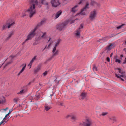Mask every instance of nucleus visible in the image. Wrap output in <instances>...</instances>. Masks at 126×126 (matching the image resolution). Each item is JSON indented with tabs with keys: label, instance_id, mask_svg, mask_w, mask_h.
<instances>
[{
	"label": "nucleus",
	"instance_id": "nucleus-26",
	"mask_svg": "<svg viewBox=\"0 0 126 126\" xmlns=\"http://www.w3.org/2000/svg\"><path fill=\"white\" fill-rule=\"evenodd\" d=\"M113 44H111L109 45L107 47V49L108 50H110L112 48V47L113 46Z\"/></svg>",
	"mask_w": 126,
	"mask_h": 126
},
{
	"label": "nucleus",
	"instance_id": "nucleus-49",
	"mask_svg": "<svg viewBox=\"0 0 126 126\" xmlns=\"http://www.w3.org/2000/svg\"><path fill=\"white\" fill-rule=\"evenodd\" d=\"M12 110H10L9 111V112H10V113H11V112H12Z\"/></svg>",
	"mask_w": 126,
	"mask_h": 126
},
{
	"label": "nucleus",
	"instance_id": "nucleus-48",
	"mask_svg": "<svg viewBox=\"0 0 126 126\" xmlns=\"http://www.w3.org/2000/svg\"><path fill=\"white\" fill-rule=\"evenodd\" d=\"M113 55V53H111L110 54V56L111 57Z\"/></svg>",
	"mask_w": 126,
	"mask_h": 126
},
{
	"label": "nucleus",
	"instance_id": "nucleus-21",
	"mask_svg": "<svg viewBox=\"0 0 126 126\" xmlns=\"http://www.w3.org/2000/svg\"><path fill=\"white\" fill-rule=\"evenodd\" d=\"M41 69L40 65H38L37 67L35 69L34 71V72L35 73H36L38 72Z\"/></svg>",
	"mask_w": 126,
	"mask_h": 126
},
{
	"label": "nucleus",
	"instance_id": "nucleus-25",
	"mask_svg": "<svg viewBox=\"0 0 126 126\" xmlns=\"http://www.w3.org/2000/svg\"><path fill=\"white\" fill-rule=\"evenodd\" d=\"M41 2L42 4H46L47 5H48L49 4V3L45 2L44 0H41Z\"/></svg>",
	"mask_w": 126,
	"mask_h": 126
},
{
	"label": "nucleus",
	"instance_id": "nucleus-50",
	"mask_svg": "<svg viewBox=\"0 0 126 126\" xmlns=\"http://www.w3.org/2000/svg\"><path fill=\"white\" fill-rule=\"evenodd\" d=\"M51 44V43H50V44H49V45H48V47H49L50 46V45Z\"/></svg>",
	"mask_w": 126,
	"mask_h": 126
},
{
	"label": "nucleus",
	"instance_id": "nucleus-23",
	"mask_svg": "<svg viewBox=\"0 0 126 126\" xmlns=\"http://www.w3.org/2000/svg\"><path fill=\"white\" fill-rule=\"evenodd\" d=\"M7 22L6 23L4 24L3 25L2 27V30H4L7 27L8 28V25H7Z\"/></svg>",
	"mask_w": 126,
	"mask_h": 126
},
{
	"label": "nucleus",
	"instance_id": "nucleus-8",
	"mask_svg": "<svg viewBox=\"0 0 126 126\" xmlns=\"http://www.w3.org/2000/svg\"><path fill=\"white\" fill-rule=\"evenodd\" d=\"M51 3L53 7H56L60 4L58 0H51Z\"/></svg>",
	"mask_w": 126,
	"mask_h": 126
},
{
	"label": "nucleus",
	"instance_id": "nucleus-6",
	"mask_svg": "<svg viewBox=\"0 0 126 126\" xmlns=\"http://www.w3.org/2000/svg\"><path fill=\"white\" fill-rule=\"evenodd\" d=\"M69 22L68 20L65 21L61 24L57 25L56 26V28L57 29L61 31L63 29Z\"/></svg>",
	"mask_w": 126,
	"mask_h": 126
},
{
	"label": "nucleus",
	"instance_id": "nucleus-34",
	"mask_svg": "<svg viewBox=\"0 0 126 126\" xmlns=\"http://www.w3.org/2000/svg\"><path fill=\"white\" fill-rule=\"evenodd\" d=\"M107 114V112H103L102 113V114L101 115L103 116H105Z\"/></svg>",
	"mask_w": 126,
	"mask_h": 126
},
{
	"label": "nucleus",
	"instance_id": "nucleus-35",
	"mask_svg": "<svg viewBox=\"0 0 126 126\" xmlns=\"http://www.w3.org/2000/svg\"><path fill=\"white\" fill-rule=\"evenodd\" d=\"M18 98H15L14 99V101L16 103V102H17V101L18 100Z\"/></svg>",
	"mask_w": 126,
	"mask_h": 126
},
{
	"label": "nucleus",
	"instance_id": "nucleus-14",
	"mask_svg": "<svg viewBox=\"0 0 126 126\" xmlns=\"http://www.w3.org/2000/svg\"><path fill=\"white\" fill-rule=\"evenodd\" d=\"M62 13V11L61 10L58 12L55 15V18L56 19L58 18L60 15Z\"/></svg>",
	"mask_w": 126,
	"mask_h": 126
},
{
	"label": "nucleus",
	"instance_id": "nucleus-41",
	"mask_svg": "<svg viewBox=\"0 0 126 126\" xmlns=\"http://www.w3.org/2000/svg\"><path fill=\"white\" fill-rule=\"evenodd\" d=\"M8 107L6 108L5 109H4V110L5 111L6 110H7L8 109Z\"/></svg>",
	"mask_w": 126,
	"mask_h": 126
},
{
	"label": "nucleus",
	"instance_id": "nucleus-45",
	"mask_svg": "<svg viewBox=\"0 0 126 126\" xmlns=\"http://www.w3.org/2000/svg\"><path fill=\"white\" fill-rule=\"evenodd\" d=\"M8 116L9 115H8V114H7L4 117L5 118H6L7 116Z\"/></svg>",
	"mask_w": 126,
	"mask_h": 126
},
{
	"label": "nucleus",
	"instance_id": "nucleus-3",
	"mask_svg": "<svg viewBox=\"0 0 126 126\" xmlns=\"http://www.w3.org/2000/svg\"><path fill=\"white\" fill-rule=\"evenodd\" d=\"M39 25H37L34 29L30 32L27 37V40H31L36 34L35 32L38 28Z\"/></svg>",
	"mask_w": 126,
	"mask_h": 126
},
{
	"label": "nucleus",
	"instance_id": "nucleus-51",
	"mask_svg": "<svg viewBox=\"0 0 126 126\" xmlns=\"http://www.w3.org/2000/svg\"><path fill=\"white\" fill-rule=\"evenodd\" d=\"M121 57H123V55H121Z\"/></svg>",
	"mask_w": 126,
	"mask_h": 126
},
{
	"label": "nucleus",
	"instance_id": "nucleus-33",
	"mask_svg": "<svg viewBox=\"0 0 126 126\" xmlns=\"http://www.w3.org/2000/svg\"><path fill=\"white\" fill-rule=\"evenodd\" d=\"M96 3L94 1H92L91 3V4L92 5H94L96 4Z\"/></svg>",
	"mask_w": 126,
	"mask_h": 126
},
{
	"label": "nucleus",
	"instance_id": "nucleus-27",
	"mask_svg": "<svg viewBox=\"0 0 126 126\" xmlns=\"http://www.w3.org/2000/svg\"><path fill=\"white\" fill-rule=\"evenodd\" d=\"M45 21H46V20L45 19L42 20L40 22V23L39 24L37 25H39V26H38V27H39L43 23H44L45 22Z\"/></svg>",
	"mask_w": 126,
	"mask_h": 126
},
{
	"label": "nucleus",
	"instance_id": "nucleus-28",
	"mask_svg": "<svg viewBox=\"0 0 126 126\" xmlns=\"http://www.w3.org/2000/svg\"><path fill=\"white\" fill-rule=\"evenodd\" d=\"M25 92V91L24 89L20 91V92L18 93L17 94H21L24 93Z\"/></svg>",
	"mask_w": 126,
	"mask_h": 126
},
{
	"label": "nucleus",
	"instance_id": "nucleus-18",
	"mask_svg": "<svg viewBox=\"0 0 126 126\" xmlns=\"http://www.w3.org/2000/svg\"><path fill=\"white\" fill-rule=\"evenodd\" d=\"M5 97L3 96L0 97V104L3 103L5 102Z\"/></svg>",
	"mask_w": 126,
	"mask_h": 126
},
{
	"label": "nucleus",
	"instance_id": "nucleus-44",
	"mask_svg": "<svg viewBox=\"0 0 126 126\" xmlns=\"http://www.w3.org/2000/svg\"><path fill=\"white\" fill-rule=\"evenodd\" d=\"M126 63V58H125V62H123L124 63Z\"/></svg>",
	"mask_w": 126,
	"mask_h": 126
},
{
	"label": "nucleus",
	"instance_id": "nucleus-9",
	"mask_svg": "<svg viewBox=\"0 0 126 126\" xmlns=\"http://www.w3.org/2000/svg\"><path fill=\"white\" fill-rule=\"evenodd\" d=\"M89 5V4L88 3H87L86 5L81 10V12L79 14L82 15H86V13L83 12V11L86 10L87 9H88L89 8L88 7Z\"/></svg>",
	"mask_w": 126,
	"mask_h": 126
},
{
	"label": "nucleus",
	"instance_id": "nucleus-37",
	"mask_svg": "<svg viewBox=\"0 0 126 126\" xmlns=\"http://www.w3.org/2000/svg\"><path fill=\"white\" fill-rule=\"evenodd\" d=\"M93 69L94 71H96L97 70V68L96 66H94L93 67Z\"/></svg>",
	"mask_w": 126,
	"mask_h": 126
},
{
	"label": "nucleus",
	"instance_id": "nucleus-19",
	"mask_svg": "<svg viewBox=\"0 0 126 126\" xmlns=\"http://www.w3.org/2000/svg\"><path fill=\"white\" fill-rule=\"evenodd\" d=\"M78 5H76L75 6L72 8L71 10V11L73 13H75L77 10V9L76 8L78 7Z\"/></svg>",
	"mask_w": 126,
	"mask_h": 126
},
{
	"label": "nucleus",
	"instance_id": "nucleus-10",
	"mask_svg": "<svg viewBox=\"0 0 126 126\" xmlns=\"http://www.w3.org/2000/svg\"><path fill=\"white\" fill-rule=\"evenodd\" d=\"M43 34L41 36H39V37H38L37 38V39L36 40L37 41H39L40 40H41L42 39H45L46 38V32H42Z\"/></svg>",
	"mask_w": 126,
	"mask_h": 126
},
{
	"label": "nucleus",
	"instance_id": "nucleus-17",
	"mask_svg": "<svg viewBox=\"0 0 126 126\" xmlns=\"http://www.w3.org/2000/svg\"><path fill=\"white\" fill-rule=\"evenodd\" d=\"M14 32L13 31L11 32L8 34V37L7 38L6 40H8L14 34Z\"/></svg>",
	"mask_w": 126,
	"mask_h": 126
},
{
	"label": "nucleus",
	"instance_id": "nucleus-46",
	"mask_svg": "<svg viewBox=\"0 0 126 126\" xmlns=\"http://www.w3.org/2000/svg\"><path fill=\"white\" fill-rule=\"evenodd\" d=\"M70 115H68L66 116V117L67 118L70 117Z\"/></svg>",
	"mask_w": 126,
	"mask_h": 126
},
{
	"label": "nucleus",
	"instance_id": "nucleus-39",
	"mask_svg": "<svg viewBox=\"0 0 126 126\" xmlns=\"http://www.w3.org/2000/svg\"><path fill=\"white\" fill-rule=\"evenodd\" d=\"M107 61L108 62H109L110 61V59L109 57H108L107 59Z\"/></svg>",
	"mask_w": 126,
	"mask_h": 126
},
{
	"label": "nucleus",
	"instance_id": "nucleus-40",
	"mask_svg": "<svg viewBox=\"0 0 126 126\" xmlns=\"http://www.w3.org/2000/svg\"><path fill=\"white\" fill-rule=\"evenodd\" d=\"M28 40H27V39L25 40V41L23 42L22 43V44H23Z\"/></svg>",
	"mask_w": 126,
	"mask_h": 126
},
{
	"label": "nucleus",
	"instance_id": "nucleus-12",
	"mask_svg": "<svg viewBox=\"0 0 126 126\" xmlns=\"http://www.w3.org/2000/svg\"><path fill=\"white\" fill-rule=\"evenodd\" d=\"M80 31H79V29H77L75 32V35L76 37L79 38L80 37Z\"/></svg>",
	"mask_w": 126,
	"mask_h": 126
},
{
	"label": "nucleus",
	"instance_id": "nucleus-15",
	"mask_svg": "<svg viewBox=\"0 0 126 126\" xmlns=\"http://www.w3.org/2000/svg\"><path fill=\"white\" fill-rule=\"evenodd\" d=\"M51 108L50 106L48 105L47 104H46L45 106V110L46 111H47L48 110Z\"/></svg>",
	"mask_w": 126,
	"mask_h": 126
},
{
	"label": "nucleus",
	"instance_id": "nucleus-31",
	"mask_svg": "<svg viewBox=\"0 0 126 126\" xmlns=\"http://www.w3.org/2000/svg\"><path fill=\"white\" fill-rule=\"evenodd\" d=\"M125 25V24H122V25L117 27V28L118 29H120L123 26Z\"/></svg>",
	"mask_w": 126,
	"mask_h": 126
},
{
	"label": "nucleus",
	"instance_id": "nucleus-36",
	"mask_svg": "<svg viewBox=\"0 0 126 126\" xmlns=\"http://www.w3.org/2000/svg\"><path fill=\"white\" fill-rule=\"evenodd\" d=\"M115 62H118L119 63H121V61L118 59H116Z\"/></svg>",
	"mask_w": 126,
	"mask_h": 126
},
{
	"label": "nucleus",
	"instance_id": "nucleus-57",
	"mask_svg": "<svg viewBox=\"0 0 126 126\" xmlns=\"http://www.w3.org/2000/svg\"><path fill=\"white\" fill-rule=\"evenodd\" d=\"M113 36H111L110 37H112Z\"/></svg>",
	"mask_w": 126,
	"mask_h": 126
},
{
	"label": "nucleus",
	"instance_id": "nucleus-54",
	"mask_svg": "<svg viewBox=\"0 0 126 126\" xmlns=\"http://www.w3.org/2000/svg\"><path fill=\"white\" fill-rule=\"evenodd\" d=\"M10 63H8L7 64V65H8V64H9Z\"/></svg>",
	"mask_w": 126,
	"mask_h": 126
},
{
	"label": "nucleus",
	"instance_id": "nucleus-24",
	"mask_svg": "<svg viewBox=\"0 0 126 126\" xmlns=\"http://www.w3.org/2000/svg\"><path fill=\"white\" fill-rule=\"evenodd\" d=\"M7 122V120H6V119H5V118H4L2 121L0 123V125H1L2 124L4 123L3 124L4 125L5 123H6Z\"/></svg>",
	"mask_w": 126,
	"mask_h": 126
},
{
	"label": "nucleus",
	"instance_id": "nucleus-22",
	"mask_svg": "<svg viewBox=\"0 0 126 126\" xmlns=\"http://www.w3.org/2000/svg\"><path fill=\"white\" fill-rule=\"evenodd\" d=\"M110 120L113 121V122H115L116 121V118L114 116H112L110 117Z\"/></svg>",
	"mask_w": 126,
	"mask_h": 126
},
{
	"label": "nucleus",
	"instance_id": "nucleus-20",
	"mask_svg": "<svg viewBox=\"0 0 126 126\" xmlns=\"http://www.w3.org/2000/svg\"><path fill=\"white\" fill-rule=\"evenodd\" d=\"M7 22L8 24V28H10L11 26L14 25L15 24L14 22H13L12 23H9L8 21H7Z\"/></svg>",
	"mask_w": 126,
	"mask_h": 126
},
{
	"label": "nucleus",
	"instance_id": "nucleus-16",
	"mask_svg": "<svg viewBox=\"0 0 126 126\" xmlns=\"http://www.w3.org/2000/svg\"><path fill=\"white\" fill-rule=\"evenodd\" d=\"M36 57V56H34V57L32 59V60L31 61L30 63L29 64L28 66H30V68L31 67L32 63H33L34 61L35 60Z\"/></svg>",
	"mask_w": 126,
	"mask_h": 126
},
{
	"label": "nucleus",
	"instance_id": "nucleus-5",
	"mask_svg": "<svg viewBox=\"0 0 126 126\" xmlns=\"http://www.w3.org/2000/svg\"><path fill=\"white\" fill-rule=\"evenodd\" d=\"M117 69L118 70L119 72L121 74V75L120 74L117 75L116 74H115V76L118 78H120L122 80L124 81V80L122 78H126L125 71L121 69L118 68H117Z\"/></svg>",
	"mask_w": 126,
	"mask_h": 126
},
{
	"label": "nucleus",
	"instance_id": "nucleus-29",
	"mask_svg": "<svg viewBox=\"0 0 126 126\" xmlns=\"http://www.w3.org/2000/svg\"><path fill=\"white\" fill-rule=\"evenodd\" d=\"M71 119L73 120H75L77 119V118L76 116H75L73 115L71 116Z\"/></svg>",
	"mask_w": 126,
	"mask_h": 126
},
{
	"label": "nucleus",
	"instance_id": "nucleus-42",
	"mask_svg": "<svg viewBox=\"0 0 126 126\" xmlns=\"http://www.w3.org/2000/svg\"><path fill=\"white\" fill-rule=\"evenodd\" d=\"M49 39H48V42H49V41L51 39V38L50 37H49Z\"/></svg>",
	"mask_w": 126,
	"mask_h": 126
},
{
	"label": "nucleus",
	"instance_id": "nucleus-30",
	"mask_svg": "<svg viewBox=\"0 0 126 126\" xmlns=\"http://www.w3.org/2000/svg\"><path fill=\"white\" fill-rule=\"evenodd\" d=\"M37 39V38L36 39L35 42L33 43V45H36L38 44L39 43L38 42V41H39L37 40H36Z\"/></svg>",
	"mask_w": 126,
	"mask_h": 126
},
{
	"label": "nucleus",
	"instance_id": "nucleus-47",
	"mask_svg": "<svg viewBox=\"0 0 126 126\" xmlns=\"http://www.w3.org/2000/svg\"><path fill=\"white\" fill-rule=\"evenodd\" d=\"M60 105H61V106H63V103H60Z\"/></svg>",
	"mask_w": 126,
	"mask_h": 126
},
{
	"label": "nucleus",
	"instance_id": "nucleus-1",
	"mask_svg": "<svg viewBox=\"0 0 126 126\" xmlns=\"http://www.w3.org/2000/svg\"><path fill=\"white\" fill-rule=\"evenodd\" d=\"M30 7L27 10H24L22 13V17H23L26 15V13L29 15L30 18L32 17L36 13L35 7L37 5L38 2L37 0H30L29 2Z\"/></svg>",
	"mask_w": 126,
	"mask_h": 126
},
{
	"label": "nucleus",
	"instance_id": "nucleus-7",
	"mask_svg": "<svg viewBox=\"0 0 126 126\" xmlns=\"http://www.w3.org/2000/svg\"><path fill=\"white\" fill-rule=\"evenodd\" d=\"M97 14V12L95 10H94L91 11L90 13L89 16L90 20L91 21L94 20Z\"/></svg>",
	"mask_w": 126,
	"mask_h": 126
},
{
	"label": "nucleus",
	"instance_id": "nucleus-38",
	"mask_svg": "<svg viewBox=\"0 0 126 126\" xmlns=\"http://www.w3.org/2000/svg\"><path fill=\"white\" fill-rule=\"evenodd\" d=\"M47 71H45L43 73V75L44 76H46L47 74Z\"/></svg>",
	"mask_w": 126,
	"mask_h": 126
},
{
	"label": "nucleus",
	"instance_id": "nucleus-55",
	"mask_svg": "<svg viewBox=\"0 0 126 126\" xmlns=\"http://www.w3.org/2000/svg\"><path fill=\"white\" fill-rule=\"evenodd\" d=\"M37 97H39L38 95H37Z\"/></svg>",
	"mask_w": 126,
	"mask_h": 126
},
{
	"label": "nucleus",
	"instance_id": "nucleus-4",
	"mask_svg": "<svg viewBox=\"0 0 126 126\" xmlns=\"http://www.w3.org/2000/svg\"><path fill=\"white\" fill-rule=\"evenodd\" d=\"M92 123L91 119L89 118H87L82 123H80V125L81 126H91Z\"/></svg>",
	"mask_w": 126,
	"mask_h": 126
},
{
	"label": "nucleus",
	"instance_id": "nucleus-2",
	"mask_svg": "<svg viewBox=\"0 0 126 126\" xmlns=\"http://www.w3.org/2000/svg\"><path fill=\"white\" fill-rule=\"evenodd\" d=\"M60 40L59 39H58L57 41L56 42L55 45L53 48L52 52V56L49 59V60H51L52 58H54L55 56L57 55L58 54V50L56 49L57 47L58 46L60 43Z\"/></svg>",
	"mask_w": 126,
	"mask_h": 126
},
{
	"label": "nucleus",
	"instance_id": "nucleus-11",
	"mask_svg": "<svg viewBox=\"0 0 126 126\" xmlns=\"http://www.w3.org/2000/svg\"><path fill=\"white\" fill-rule=\"evenodd\" d=\"M26 66V65L25 63H23L20 66V67L21 66H23V67L21 70L19 72V73L17 74V75L18 76H19L20 74L23 72Z\"/></svg>",
	"mask_w": 126,
	"mask_h": 126
},
{
	"label": "nucleus",
	"instance_id": "nucleus-32",
	"mask_svg": "<svg viewBox=\"0 0 126 126\" xmlns=\"http://www.w3.org/2000/svg\"><path fill=\"white\" fill-rule=\"evenodd\" d=\"M83 28V25L82 24H81L79 28L77 29H79V31H80V29H82Z\"/></svg>",
	"mask_w": 126,
	"mask_h": 126
},
{
	"label": "nucleus",
	"instance_id": "nucleus-43",
	"mask_svg": "<svg viewBox=\"0 0 126 126\" xmlns=\"http://www.w3.org/2000/svg\"><path fill=\"white\" fill-rule=\"evenodd\" d=\"M82 0H81V1H80L79 3V4H81V3H82Z\"/></svg>",
	"mask_w": 126,
	"mask_h": 126
},
{
	"label": "nucleus",
	"instance_id": "nucleus-13",
	"mask_svg": "<svg viewBox=\"0 0 126 126\" xmlns=\"http://www.w3.org/2000/svg\"><path fill=\"white\" fill-rule=\"evenodd\" d=\"M86 94L85 93H82L80 96V98L82 99H84L85 98Z\"/></svg>",
	"mask_w": 126,
	"mask_h": 126
},
{
	"label": "nucleus",
	"instance_id": "nucleus-52",
	"mask_svg": "<svg viewBox=\"0 0 126 126\" xmlns=\"http://www.w3.org/2000/svg\"><path fill=\"white\" fill-rule=\"evenodd\" d=\"M10 113V112H9L7 114L9 115Z\"/></svg>",
	"mask_w": 126,
	"mask_h": 126
},
{
	"label": "nucleus",
	"instance_id": "nucleus-53",
	"mask_svg": "<svg viewBox=\"0 0 126 126\" xmlns=\"http://www.w3.org/2000/svg\"><path fill=\"white\" fill-rule=\"evenodd\" d=\"M46 47H45V48H44L43 50H44L45 49H46Z\"/></svg>",
	"mask_w": 126,
	"mask_h": 126
},
{
	"label": "nucleus",
	"instance_id": "nucleus-56",
	"mask_svg": "<svg viewBox=\"0 0 126 126\" xmlns=\"http://www.w3.org/2000/svg\"><path fill=\"white\" fill-rule=\"evenodd\" d=\"M125 43L126 44V41L125 42Z\"/></svg>",
	"mask_w": 126,
	"mask_h": 126
}]
</instances>
